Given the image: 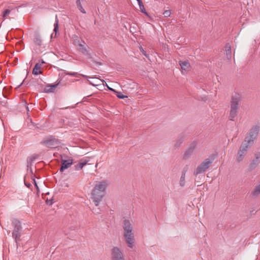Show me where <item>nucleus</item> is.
<instances>
[{"label":"nucleus","instance_id":"aec40b11","mask_svg":"<svg viewBox=\"0 0 260 260\" xmlns=\"http://www.w3.org/2000/svg\"><path fill=\"white\" fill-rule=\"evenodd\" d=\"M57 84L53 85H49L47 86L45 88V90L46 92H53L55 87H56Z\"/></svg>","mask_w":260,"mask_h":260},{"label":"nucleus","instance_id":"f03ea898","mask_svg":"<svg viewBox=\"0 0 260 260\" xmlns=\"http://www.w3.org/2000/svg\"><path fill=\"white\" fill-rule=\"evenodd\" d=\"M123 229L125 241L129 248H133L135 246V239L131 221L124 219L123 222Z\"/></svg>","mask_w":260,"mask_h":260},{"label":"nucleus","instance_id":"ddd939ff","mask_svg":"<svg viewBox=\"0 0 260 260\" xmlns=\"http://www.w3.org/2000/svg\"><path fill=\"white\" fill-rule=\"evenodd\" d=\"M42 73V64L37 63L32 70V74L35 75H38Z\"/></svg>","mask_w":260,"mask_h":260},{"label":"nucleus","instance_id":"cd10ccee","mask_svg":"<svg viewBox=\"0 0 260 260\" xmlns=\"http://www.w3.org/2000/svg\"><path fill=\"white\" fill-rule=\"evenodd\" d=\"M140 49L141 51L142 52V53H143V54L146 56H147L146 53L144 51L143 48L142 47H140Z\"/></svg>","mask_w":260,"mask_h":260},{"label":"nucleus","instance_id":"6e6552de","mask_svg":"<svg viewBox=\"0 0 260 260\" xmlns=\"http://www.w3.org/2000/svg\"><path fill=\"white\" fill-rule=\"evenodd\" d=\"M195 149V144L192 143L185 151L183 155V159H188L193 154Z\"/></svg>","mask_w":260,"mask_h":260},{"label":"nucleus","instance_id":"bb28decb","mask_svg":"<svg viewBox=\"0 0 260 260\" xmlns=\"http://www.w3.org/2000/svg\"><path fill=\"white\" fill-rule=\"evenodd\" d=\"M66 74L67 75H70V76H76L77 74V73H66Z\"/></svg>","mask_w":260,"mask_h":260},{"label":"nucleus","instance_id":"2f4dec72","mask_svg":"<svg viewBox=\"0 0 260 260\" xmlns=\"http://www.w3.org/2000/svg\"><path fill=\"white\" fill-rule=\"evenodd\" d=\"M257 161V160H254L253 161V162L250 164V166H252L253 165L256 164Z\"/></svg>","mask_w":260,"mask_h":260},{"label":"nucleus","instance_id":"4468645a","mask_svg":"<svg viewBox=\"0 0 260 260\" xmlns=\"http://www.w3.org/2000/svg\"><path fill=\"white\" fill-rule=\"evenodd\" d=\"M260 194V182L259 183L256 185L253 190L251 191V195L253 197H256Z\"/></svg>","mask_w":260,"mask_h":260},{"label":"nucleus","instance_id":"c85d7f7f","mask_svg":"<svg viewBox=\"0 0 260 260\" xmlns=\"http://www.w3.org/2000/svg\"><path fill=\"white\" fill-rule=\"evenodd\" d=\"M57 28H58V21H57L56 23L54 24V30L55 32H56Z\"/></svg>","mask_w":260,"mask_h":260},{"label":"nucleus","instance_id":"423d86ee","mask_svg":"<svg viewBox=\"0 0 260 260\" xmlns=\"http://www.w3.org/2000/svg\"><path fill=\"white\" fill-rule=\"evenodd\" d=\"M212 161L213 160L209 158L204 160L196 169V175L204 173L209 168Z\"/></svg>","mask_w":260,"mask_h":260},{"label":"nucleus","instance_id":"9b49d317","mask_svg":"<svg viewBox=\"0 0 260 260\" xmlns=\"http://www.w3.org/2000/svg\"><path fill=\"white\" fill-rule=\"evenodd\" d=\"M239 106H234L231 105V110L230 113V119L231 120H234V118L237 115V110Z\"/></svg>","mask_w":260,"mask_h":260},{"label":"nucleus","instance_id":"dca6fc26","mask_svg":"<svg viewBox=\"0 0 260 260\" xmlns=\"http://www.w3.org/2000/svg\"><path fill=\"white\" fill-rule=\"evenodd\" d=\"M74 44L77 47H83V44H85L83 41H80L79 39L76 36L74 37Z\"/></svg>","mask_w":260,"mask_h":260},{"label":"nucleus","instance_id":"a878e982","mask_svg":"<svg viewBox=\"0 0 260 260\" xmlns=\"http://www.w3.org/2000/svg\"><path fill=\"white\" fill-rule=\"evenodd\" d=\"M225 49H226V53L227 54H231V47L229 45H226V47H225Z\"/></svg>","mask_w":260,"mask_h":260},{"label":"nucleus","instance_id":"a211bd4d","mask_svg":"<svg viewBox=\"0 0 260 260\" xmlns=\"http://www.w3.org/2000/svg\"><path fill=\"white\" fill-rule=\"evenodd\" d=\"M76 4H77V8L80 10V11L83 14H85L86 11L84 10V9L83 8V7L82 6L80 0H77Z\"/></svg>","mask_w":260,"mask_h":260},{"label":"nucleus","instance_id":"4be33fe9","mask_svg":"<svg viewBox=\"0 0 260 260\" xmlns=\"http://www.w3.org/2000/svg\"><path fill=\"white\" fill-rule=\"evenodd\" d=\"M180 185L183 186L185 185V175L183 174L181 177L180 180Z\"/></svg>","mask_w":260,"mask_h":260},{"label":"nucleus","instance_id":"f257e3e1","mask_svg":"<svg viewBox=\"0 0 260 260\" xmlns=\"http://www.w3.org/2000/svg\"><path fill=\"white\" fill-rule=\"evenodd\" d=\"M109 183L107 180H102L97 182L91 193V199L96 206H99L106 193V190Z\"/></svg>","mask_w":260,"mask_h":260},{"label":"nucleus","instance_id":"f3484780","mask_svg":"<svg viewBox=\"0 0 260 260\" xmlns=\"http://www.w3.org/2000/svg\"><path fill=\"white\" fill-rule=\"evenodd\" d=\"M138 1L140 9L141 11L146 14V15H148V13L146 12L144 6L141 0H137Z\"/></svg>","mask_w":260,"mask_h":260},{"label":"nucleus","instance_id":"0eeeda50","mask_svg":"<svg viewBox=\"0 0 260 260\" xmlns=\"http://www.w3.org/2000/svg\"><path fill=\"white\" fill-rule=\"evenodd\" d=\"M13 224L14 225V230L12 233L13 237L16 239L19 238L20 236L19 231L21 227L20 222L17 220H14L13 222Z\"/></svg>","mask_w":260,"mask_h":260},{"label":"nucleus","instance_id":"39448f33","mask_svg":"<svg viewBox=\"0 0 260 260\" xmlns=\"http://www.w3.org/2000/svg\"><path fill=\"white\" fill-rule=\"evenodd\" d=\"M259 131V127L257 125L253 126L243 142H246L249 145H252L254 140L256 139Z\"/></svg>","mask_w":260,"mask_h":260},{"label":"nucleus","instance_id":"6ab92c4d","mask_svg":"<svg viewBox=\"0 0 260 260\" xmlns=\"http://www.w3.org/2000/svg\"><path fill=\"white\" fill-rule=\"evenodd\" d=\"M87 161H81L77 165L75 166V168L76 170H81L83 168V167L87 164Z\"/></svg>","mask_w":260,"mask_h":260},{"label":"nucleus","instance_id":"f8f14e48","mask_svg":"<svg viewBox=\"0 0 260 260\" xmlns=\"http://www.w3.org/2000/svg\"><path fill=\"white\" fill-rule=\"evenodd\" d=\"M179 64L181 67V69L182 70V72L183 73V71L185 73L189 71H190L191 67L190 66V64L189 62L187 61H179Z\"/></svg>","mask_w":260,"mask_h":260},{"label":"nucleus","instance_id":"7c9ffc66","mask_svg":"<svg viewBox=\"0 0 260 260\" xmlns=\"http://www.w3.org/2000/svg\"><path fill=\"white\" fill-rule=\"evenodd\" d=\"M51 141H47L46 142V144L47 146L49 147L51 146Z\"/></svg>","mask_w":260,"mask_h":260},{"label":"nucleus","instance_id":"393cba45","mask_svg":"<svg viewBox=\"0 0 260 260\" xmlns=\"http://www.w3.org/2000/svg\"><path fill=\"white\" fill-rule=\"evenodd\" d=\"M115 93H116V95L119 98V99H124L125 98H127L126 96H125V95H122L120 92H118L117 91H116V92H114Z\"/></svg>","mask_w":260,"mask_h":260},{"label":"nucleus","instance_id":"2eb2a0df","mask_svg":"<svg viewBox=\"0 0 260 260\" xmlns=\"http://www.w3.org/2000/svg\"><path fill=\"white\" fill-rule=\"evenodd\" d=\"M34 43L35 44L38 46H41L42 44V40L41 39L40 36L36 34L34 36Z\"/></svg>","mask_w":260,"mask_h":260},{"label":"nucleus","instance_id":"9d476101","mask_svg":"<svg viewBox=\"0 0 260 260\" xmlns=\"http://www.w3.org/2000/svg\"><path fill=\"white\" fill-rule=\"evenodd\" d=\"M73 164L72 159L68 160H62V165L60 169V172H63L65 169L69 168Z\"/></svg>","mask_w":260,"mask_h":260},{"label":"nucleus","instance_id":"20e7f679","mask_svg":"<svg viewBox=\"0 0 260 260\" xmlns=\"http://www.w3.org/2000/svg\"><path fill=\"white\" fill-rule=\"evenodd\" d=\"M110 259L111 260H125L122 250L117 246H114L111 249Z\"/></svg>","mask_w":260,"mask_h":260},{"label":"nucleus","instance_id":"5701e85b","mask_svg":"<svg viewBox=\"0 0 260 260\" xmlns=\"http://www.w3.org/2000/svg\"><path fill=\"white\" fill-rule=\"evenodd\" d=\"M84 44H83V47H79V49L82 53L86 54L87 53V51L86 48L84 47Z\"/></svg>","mask_w":260,"mask_h":260},{"label":"nucleus","instance_id":"b1692460","mask_svg":"<svg viewBox=\"0 0 260 260\" xmlns=\"http://www.w3.org/2000/svg\"><path fill=\"white\" fill-rule=\"evenodd\" d=\"M171 14V12L170 10H167L164 11L163 15L165 17H169Z\"/></svg>","mask_w":260,"mask_h":260},{"label":"nucleus","instance_id":"412c9836","mask_svg":"<svg viewBox=\"0 0 260 260\" xmlns=\"http://www.w3.org/2000/svg\"><path fill=\"white\" fill-rule=\"evenodd\" d=\"M10 12H11L10 10H9V9H6V10H5L3 13V18H4V19L7 18L8 16L10 13Z\"/></svg>","mask_w":260,"mask_h":260},{"label":"nucleus","instance_id":"c756f323","mask_svg":"<svg viewBox=\"0 0 260 260\" xmlns=\"http://www.w3.org/2000/svg\"><path fill=\"white\" fill-rule=\"evenodd\" d=\"M106 86L108 87V88L109 90H111V91H113V92H116V90H114V89H113V88H111L110 87H109V86H108L106 83Z\"/></svg>","mask_w":260,"mask_h":260},{"label":"nucleus","instance_id":"473e14b6","mask_svg":"<svg viewBox=\"0 0 260 260\" xmlns=\"http://www.w3.org/2000/svg\"><path fill=\"white\" fill-rule=\"evenodd\" d=\"M41 62H42V63H45V62L44 60H43L41 61Z\"/></svg>","mask_w":260,"mask_h":260},{"label":"nucleus","instance_id":"7ed1b4c3","mask_svg":"<svg viewBox=\"0 0 260 260\" xmlns=\"http://www.w3.org/2000/svg\"><path fill=\"white\" fill-rule=\"evenodd\" d=\"M251 146V145L248 144L246 142H243L242 143L236 156V160L238 162H240L243 161L248 150L250 148Z\"/></svg>","mask_w":260,"mask_h":260},{"label":"nucleus","instance_id":"1a4fd4ad","mask_svg":"<svg viewBox=\"0 0 260 260\" xmlns=\"http://www.w3.org/2000/svg\"><path fill=\"white\" fill-rule=\"evenodd\" d=\"M242 100V95L238 92L233 94L231 99V105L239 106V103Z\"/></svg>","mask_w":260,"mask_h":260}]
</instances>
